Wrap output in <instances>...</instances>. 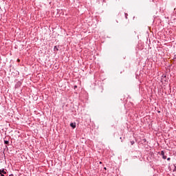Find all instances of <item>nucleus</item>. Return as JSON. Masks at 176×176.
Masks as SVG:
<instances>
[{"label":"nucleus","instance_id":"1a4fd4ad","mask_svg":"<svg viewBox=\"0 0 176 176\" xmlns=\"http://www.w3.org/2000/svg\"><path fill=\"white\" fill-rule=\"evenodd\" d=\"M144 142H146V139H143Z\"/></svg>","mask_w":176,"mask_h":176},{"label":"nucleus","instance_id":"0eeeda50","mask_svg":"<svg viewBox=\"0 0 176 176\" xmlns=\"http://www.w3.org/2000/svg\"><path fill=\"white\" fill-rule=\"evenodd\" d=\"M125 14V19H127V16H129V14L127 13H124Z\"/></svg>","mask_w":176,"mask_h":176},{"label":"nucleus","instance_id":"9d476101","mask_svg":"<svg viewBox=\"0 0 176 176\" xmlns=\"http://www.w3.org/2000/svg\"><path fill=\"white\" fill-rule=\"evenodd\" d=\"M173 171H176V166H175V168L173 169Z\"/></svg>","mask_w":176,"mask_h":176},{"label":"nucleus","instance_id":"f8f14e48","mask_svg":"<svg viewBox=\"0 0 176 176\" xmlns=\"http://www.w3.org/2000/svg\"><path fill=\"white\" fill-rule=\"evenodd\" d=\"M18 63H20V59H17Z\"/></svg>","mask_w":176,"mask_h":176},{"label":"nucleus","instance_id":"39448f33","mask_svg":"<svg viewBox=\"0 0 176 176\" xmlns=\"http://www.w3.org/2000/svg\"><path fill=\"white\" fill-rule=\"evenodd\" d=\"M130 142H131V145H133L135 144V142L134 140H132Z\"/></svg>","mask_w":176,"mask_h":176},{"label":"nucleus","instance_id":"423d86ee","mask_svg":"<svg viewBox=\"0 0 176 176\" xmlns=\"http://www.w3.org/2000/svg\"><path fill=\"white\" fill-rule=\"evenodd\" d=\"M4 143L6 144V145H8V144H9V141L5 140V141H4Z\"/></svg>","mask_w":176,"mask_h":176},{"label":"nucleus","instance_id":"7ed1b4c3","mask_svg":"<svg viewBox=\"0 0 176 176\" xmlns=\"http://www.w3.org/2000/svg\"><path fill=\"white\" fill-rule=\"evenodd\" d=\"M70 126H71V127H72V129H75V128L76 127V123H75V122H72V123L70 124Z\"/></svg>","mask_w":176,"mask_h":176},{"label":"nucleus","instance_id":"9b49d317","mask_svg":"<svg viewBox=\"0 0 176 176\" xmlns=\"http://www.w3.org/2000/svg\"><path fill=\"white\" fill-rule=\"evenodd\" d=\"M0 176H5L3 173L0 174Z\"/></svg>","mask_w":176,"mask_h":176},{"label":"nucleus","instance_id":"2eb2a0df","mask_svg":"<svg viewBox=\"0 0 176 176\" xmlns=\"http://www.w3.org/2000/svg\"><path fill=\"white\" fill-rule=\"evenodd\" d=\"M174 58H176V55H175V57H174Z\"/></svg>","mask_w":176,"mask_h":176},{"label":"nucleus","instance_id":"6e6552de","mask_svg":"<svg viewBox=\"0 0 176 176\" xmlns=\"http://www.w3.org/2000/svg\"><path fill=\"white\" fill-rule=\"evenodd\" d=\"M167 160H168V162H170V161L171 160V158L168 157V158H167Z\"/></svg>","mask_w":176,"mask_h":176},{"label":"nucleus","instance_id":"f03ea898","mask_svg":"<svg viewBox=\"0 0 176 176\" xmlns=\"http://www.w3.org/2000/svg\"><path fill=\"white\" fill-rule=\"evenodd\" d=\"M160 155H161V156H162V158H163L164 160H166V159H167V156H166V155H164V151H162Z\"/></svg>","mask_w":176,"mask_h":176},{"label":"nucleus","instance_id":"20e7f679","mask_svg":"<svg viewBox=\"0 0 176 176\" xmlns=\"http://www.w3.org/2000/svg\"><path fill=\"white\" fill-rule=\"evenodd\" d=\"M0 174H6V172L4 169H3L2 170H0Z\"/></svg>","mask_w":176,"mask_h":176},{"label":"nucleus","instance_id":"ddd939ff","mask_svg":"<svg viewBox=\"0 0 176 176\" xmlns=\"http://www.w3.org/2000/svg\"><path fill=\"white\" fill-rule=\"evenodd\" d=\"M157 113H160V111H157Z\"/></svg>","mask_w":176,"mask_h":176},{"label":"nucleus","instance_id":"f257e3e1","mask_svg":"<svg viewBox=\"0 0 176 176\" xmlns=\"http://www.w3.org/2000/svg\"><path fill=\"white\" fill-rule=\"evenodd\" d=\"M162 82H168V78H167V75L163 74L161 77Z\"/></svg>","mask_w":176,"mask_h":176},{"label":"nucleus","instance_id":"4468645a","mask_svg":"<svg viewBox=\"0 0 176 176\" xmlns=\"http://www.w3.org/2000/svg\"><path fill=\"white\" fill-rule=\"evenodd\" d=\"M9 176H14L13 175H10Z\"/></svg>","mask_w":176,"mask_h":176}]
</instances>
